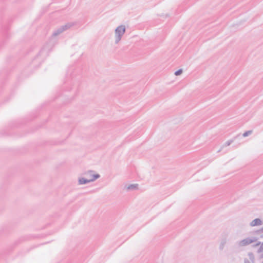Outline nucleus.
Segmentation results:
<instances>
[{
    "instance_id": "f257e3e1",
    "label": "nucleus",
    "mask_w": 263,
    "mask_h": 263,
    "mask_svg": "<svg viewBox=\"0 0 263 263\" xmlns=\"http://www.w3.org/2000/svg\"><path fill=\"white\" fill-rule=\"evenodd\" d=\"M126 31V27L124 25L118 26L115 30V43L118 44L122 40Z\"/></svg>"
},
{
    "instance_id": "f03ea898",
    "label": "nucleus",
    "mask_w": 263,
    "mask_h": 263,
    "mask_svg": "<svg viewBox=\"0 0 263 263\" xmlns=\"http://www.w3.org/2000/svg\"><path fill=\"white\" fill-rule=\"evenodd\" d=\"M257 240L258 239L256 237H249L237 241L236 244L238 248H242L257 242Z\"/></svg>"
},
{
    "instance_id": "7ed1b4c3",
    "label": "nucleus",
    "mask_w": 263,
    "mask_h": 263,
    "mask_svg": "<svg viewBox=\"0 0 263 263\" xmlns=\"http://www.w3.org/2000/svg\"><path fill=\"white\" fill-rule=\"evenodd\" d=\"M88 179H93V182L100 177V175L98 174H95L93 171H88L83 173Z\"/></svg>"
},
{
    "instance_id": "20e7f679",
    "label": "nucleus",
    "mask_w": 263,
    "mask_h": 263,
    "mask_svg": "<svg viewBox=\"0 0 263 263\" xmlns=\"http://www.w3.org/2000/svg\"><path fill=\"white\" fill-rule=\"evenodd\" d=\"M228 241V234H223L222 235V237L220 239L219 246V249L220 251H222L223 250L225 245L227 243Z\"/></svg>"
},
{
    "instance_id": "39448f33",
    "label": "nucleus",
    "mask_w": 263,
    "mask_h": 263,
    "mask_svg": "<svg viewBox=\"0 0 263 263\" xmlns=\"http://www.w3.org/2000/svg\"><path fill=\"white\" fill-rule=\"evenodd\" d=\"M93 179H88L83 177H79L78 182L79 185H83L93 182Z\"/></svg>"
},
{
    "instance_id": "423d86ee",
    "label": "nucleus",
    "mask_w": 263,
    "mask_h": 263,
    "mask_svg": "<svg viewBox=\"0 0 263 263\" xmlns=\"http://www.w3.org/2000/svg\"><path fill=\"white\" fill-rule=\"evenodd\" d=\"M249 259L245 258L244 263H254L255 262V256L253 253L249 252L248 254Z\"/></svg>"
},
{
    "instance_id": "0eeeda50",
    "label": "nucleus",
    "mask_w": 263,
    "mask_h": 263,
    "mask_svg": "<svg viewBox=\"0 0 263 263\" xmlns=\"http://www.w3.org/2000/svg\"><path fill=\"white\" fill-rule=\"evenodd\" d=\"M126 191H135L138 189V184H132L129 185H125L124 187Z\"/></svg>"
},
{
    "instance_id": "6e6552de",
    "label": "nucleus",
    "mask_w": 263,
    "mask_h": 263,
    "mask_svg": "<svg viewBox=\"0 0 263 263\" xmlns=\"http://www.w3.org/2000/svg\"><path fill=\"white\" fill-rule=\"evenodd\" d=\"M262 224V221L259 218H256L252 220L250 223V225L251 227H255V226H261Z\"/></svg>"
},
{
    "instance_id": "1a4fd4ad",
    "label": "nucleus",
    "mask_w": 263,
    "mask_h": 263,
    "mask_svg": "<svg viewBox=\"0 0 263 263\" xmlns=\"http://www.w3.org/2000/svg\"><path fill=\"white\" fill-rule=\"evenodd\" d=\"M76 23L74 22H69L61 27L63 28L64 31H65L73 26Z\"/></svg>"
},
{
    "instance_id": "9d476101",
    "label": "nucleus",
    "mask_w": 263,
    "mask_h": 263,
    "mask_svg": "<svg viewBox=\"0 0 263 263\" xmlns=\"http://www.w3.org/2000/svg\"><path fill=\"white\" fill-rule=\"evenodd\" d=\"M63 31H64L63 28L61 26L53 32L52 36H56L60 34Z\"/></svg>"
},
{
    "instance_id": "9b49d317",
    "label": "nucleus",
    "mask_w": 263,
    "mask_h": 263,
    "mask_svg": "<svg viewBox=\"0 0 263 263\" xmlns=\"http://www.w3.org/2000/svg\"><path fill=\"white\" fill-rule=\"evenodd\" d=\"M252 133V130H248V131L245 132L243 134L242 136H243V137H247L249 135H251Z\"/></svg>"
},
{
    "instance_id": "f8f14e48",
    "label": "nucleus",
    "mask_w": 263,
    "mask_h": 263,
    "mask_svg": "<svg viewBox=\"0 0 263 263\" xmlns=\"http://www.w3.org/2000/svg\"><path fill=\"white\" fill-rule=\"evenodd\" d=\"M183 71L181 69H180L178 70H177L175 72V74L177 76H179L182 73Z\"/></svg>"
},
{
    "instance_id": "ddd939ff",
    "label": "nucleus",
    "mask_w": 263,
    "mask_h": 263,
    "mask_svg": "<svg viewBox=\"0 0 263 263\" xmlns=\"http://www.w3.org/2000/svg\"><path fill=\"white\" fill-rule=\"evenodd\" d=\"M233 141L232 140H229L228 141H227L223 145V147L224 146H229L232 143Z\"/></svg>"
},
{
    "instance_id": "4468645a",
    "label": "nucleus",
    "mask_w": 263,
    "mask_h": 263,
    "mask_svg": "<svg viewBox=\"0 0 263 263\" xmlns=\"http://www.w3.org/2000/svg\"><path fill=\"white\" fill-rule=\"evenodd\" d=\"M263 251V242L261 244L259 249L258 250V252H260Z\"/></svg>"
},
{
    "instance_id": "2eb2a0df",
    "label": "nucleus",
    "mask_w": 263,
    "mask_h": 263,
    "mask_svg": "<svg viewBox=\"0 0 263 263\" xmlns=\"http://www.w3.org/2000/svg\"><path fill=\"white\" fill-rule=\"evenodd\" d=\"M260 245V242H258L256 243L255 246H258Z\"/></svg>"
},
{
    "instance_id": "dca6fc26",
    "label": "nucleus",
    "mask_w": 263,
    "mask_h": 263,
    "mask_svg": "<svg viewBox=\"0 0 263 263\" xmlns=\"http://www.w3.org/2000/svg\"><path fill=\"white\" fill-rule=\"evenodd\" d=\"M259 231L261 232H263V227Z\"/></svg>"
},
{
    "instance_id": "f3484780",
    "label": "nucleus",
    "mask_w": 263,
    "mask_h": 263,
    "mask_svg": "<svg viewBox=\"0 0 263 263\" xmlns=\"http://www.w3.org/2000/svg\"><path fill=\"white\" fill-rule=\"evenodd\" d=\"M262 263H263V262H262Z\"/></svg>"
}]
</instances>
